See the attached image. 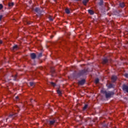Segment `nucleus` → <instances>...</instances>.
<instances>
[{
    "mask_svg": "<svg viewBox=\"0 0 128 128\" xmlns=\"http://www.w3.org/2000/svg\"><path fill=\"white\" fill-rule=\"evenodd\" d=\"M88 74V70L84 69L82 70H80L78 71V73L74 74H73V76L74 78H80V76H86Z\"/></svg>",
    "mask_w": 128,
    "mask_h": 128,
    "instance_id": "f257e3e1",
    "label": "nucleus"
},
{
    "mask_svg": "<svg viewBox=\"0 0 128 128\" xmlns=\"http://www.w3.org/2000/svg\"><path fill=\"white\" fill-rule=\"evenodd\" d=\"M101 92L104 94H105L106 98H112V96L114 94V92L112 91L102 90Z\"/></svg>",
    "mask_w": 128,
    "mask_h": 128,
    "instance_id": "f03ea898",
    "label": "nucleus"
},
{
    "mask_svg": "<svg viewBox=\"0 0 128 128\" xmlns=\"http://www.w3.org/2000/svg\"><path fill=\"white\" fill-rule=\"evenodd\" d=\"M37 16H42L44 14V10H40L39 8H36L34 10Z\"/></svg>",
    "mask_w": 128,
    "mask_h": 128,
    "instance_id": "7ed1b4c3",
    "label": "nucleus"
},
{
    "mask_svg": "<svg viewBox=\"0 0 128 128\" xmlns=\"http://www.w3.org/2000/svg\"><path fill=\"white\" fill-rule=\"evenodd\" d=\"M56 122V118H54L52 120H49L48 124L49 126H54Z\"/></svg>",
    "mask_w": 128,
    "mask_h": 128,
    "instance_id": "20e7f679",
    "label": "nucleus"
},
{
    "mask_svg": "<svg viewBox=\"0 0 128 128\" xmlns=\"http://www.w3.org/2000/svg\"><path fill=\"white\" fill-rule=\"evenodd\" d=\"M122 90L124 92H126L128 93V86L126 84H124L122 85Z\"/></svg>",
    "mask_w": 128,
    "mask_h": 128,
    "instance_id": "39448f33",
    "label": "nucleus"
},
{
    "mask_svg": "<svg viewBox=\"0 0 128 128\" xmlns=\"http://www.w3.org/2000/svg\"><path fill=\"white\" fill-rule=\"evenodd\" d=\"M112 82H116L118 80V76H116L113 75L111 78Z\"/></svg>",
    "mask_w": 128,
    "mask_h": 128,
    "instance_id": "423d86ee",
    "label": "nucleus"
},
{
    "mask_svg": "<svg viewBox=\"0 0 128 128\" xmlns=\"http://www.w3.org/2000/svg\"><path fill=\"white\" fill-rule=\"evenodd\" d=\"M86 84V80L82 79L81 80L78 82V84L79 86H84Z\"/></svg>",
    "mask_w": 128,
    "mask_h": 128,
    "instance_id": "0eeeda50",
    "label": "nucleus"
},
{
    "mask_svg": "<svg viewBox=\"0 0 128 128\" xmlns=\"http://www.w3.org/2000/svg\"><path fill=\"white\" fill-rule=\"evenodd\" d=\"M30 56L32 60H36V54L34 53H32L30 54Z\"/></svg>",
    "mask_w": 128,
    "mask_h": 128,
    "instance_id": "6e6552de",
    "label": "nucleus"
},
{
    "mask_svg": "<svg viewBox=\"0 0 128 128\" xmlns=\"http://www.w3.org/2000/svg\"><path fill=\"white\" fill-rule=\"evenodd\" d=\"M20 48V47L18 45H14L12 48V50H18Z\"/></svg>",
    "mask_w": 128,
    "mask_h": 128,
    "instance_id": "1a4fd4ad",
    "label": "nucleus"
},
{
    "mask_svg": "<svg viewBox=\"0 0 128 128\" xmlns=\"http://www.w3.org/2000/svg\"><path fill=\"white\" fill-rule=\"evenodd\" d=\"M108 58H103L102 64H108Z\"/></svg>",
    "mask_w": 128,
    "mask_h": 128,
    "instance_id": "9d476101",
    "label": "nucleus"
},
{
    "mask_svg": "<svg viewBox=\"0 0 128 128\" xmlns=\"http://www.w3.org/2000/svg\"><path fill=\"white\" fill-rule=\"evenodd\" d=\"M126 6V4H124V2H120V8H124V7Z\"/></svg>",
    "mask_w": 128,
    "mask_h": 128,
    "instance_id": "9b49d317",
    "label": "nucleus"
},
{
    "mask_svg": "<svg viewBox=\"0 0 128 128\" xmlns=\"http://www.w3.org/2000/svg\"><path fill=\"white\" fill-rule=\"evenodd\" d=\"M88 12L90 14H91V16H92L94 14V12L92 10H88Z\"/></svg>",
    "mask_w": 128,
    "mask_h": 128,
    "instance_id": "f8f14e48",
    "label": "nucleus"
},
{
    "mask_svg": "<svg viewBox=\"0 0 128 128\" xmlns=\"http://www.w3.org/2000/svg\"><path fill=\"white\" fill-rule=\"evenodd\" d=\"M90 0H83L82 4L84 6H86Z\"/></svg>",
    "mask_w": 128,
    "mask_h": 128,
    "instance_id": "ddd939ff",
    "label": "nucleus"
},
{
    "mask_svg": "<svg viewBox=\"0 0 128 128\" xmlns=\"http://www.w3.org/2000/svg\"><path fill=\"white\" fill-rule=\"evenodd\" d=\"M114 85L112 84H110L108 86V88H114Z\"/></svg>",
    "mask_w": 128,
    "mask_h": 128,
    "instance_id": "4468645a",
    "label": "nucleus"
},
{
    "mask_svg": "<svg viewBox=\"0 0 128 128\" xmlns=\"http://www.w3.org/2000/svg\"><path fill=\"white\" fill-rule=\"evenodd\" d=\"M14 2H9V3L8 4V6L10 8H12V6H14Z\"/></svg>",
    "mask_w": 128,
    "mask_h": 128,
    "instance_id": "2eb2a0df",
    "label": "nucleus"
},
{
    "mask_svg": "<svg viewBox=\"0 0 128 128\" xmlns=\"http://www.w3.org/2000/svg\"><path fill=\"white\" fill-rule=\"evenodd\" d=\"M98 4L100 6H102L104 4V0H100V2H98Z\"/></svg>",
    "mask_w": 128,
    "mask_h": 128,
    "instance_id": "dca6fc26",
    "label": "nucleus"
},
{
    "mask_svg": "<svg viewBox=\"0 0 128 128\" xmlns=\"http://www.w3.org/2000/svg\"><path fill=\"white\" fill-rule=\"evenodd\" d=\"M65 12H66L68 14H70V11L68 8H66L65 9Z\"/></svg>",
    "mask_w": 128,
    "mask_h": 128,
    "instance_id": "f3484780",
    "label": "nucleus"
},
{
    "mask_svg": "<svg viewBox=\"0 0 128 128\" xmlns=\"http://www.w3.org/2000/svg\"><path fill=\"white\" fill-rule=\"evenodd\" d=\"M98 82H100V79H98V78H97L95 80V83L98 84Z\"/></svg>",
    "mask_w": 128,
    "mask_h": 128,
    "instance_id": "a211bd4d",
    "label": "nucleus"
},
{
    "mask_svg": "<svg viewBox=\"0 0 128 128\" xmlns=\"http://www.w3.org/2000/svg\"><path fill=\"white\" fill-rule=\"evenodd\" d=\"M50 84L51 86H56V83L53 82H50Z\"/></svg>",
    "mask_w": 128,
    "mask_h": 128,
    "instance_id": "6ab92c4d",
    "label": "nucleus"
},
{
    "mask_svg": "<svg viewBox=\"0 0 128 128\" xmlns=\"http://www.w3.org/2000/svg\"><path fill=\"white\" fill-rule=\"evenodd\" d=\"M57 94H58L59 96H62V91H60V90H58Z\"/></svg>",
    "mask_w": 128,
    "mask_h": 128,
    "instance_id": "aec40b11",
    "label": "nucleus"
},
{
    "mask_svg": "<svg viewBox=\"0 0 128 128\" xmlns=\"http://www.w3.org/2000/svg\"><path fill=\"white\" fill-rule=\"evenodd\" d=\"M48 18L49 20H50V22H52L54 20V18H52V16H50Z\"/></svg>",
    "mask_w": 128,
    "mask_h": 128,
    "instance_id": "412c9836",
    "label": "nucleus"
},
{
    "mask_svg": "<svg viewBox=\"0 0 128 128\" xmlns=\"http://www.w3.org/2000/svg\"><path fill=\"white\" fill-rule=\"evenodd\" d=\"M34 82H30V86H34Z\"/></svg>",
    "mask_w": 128,
    "mask_h": 128,
    "instance_id": "4be33fe9",
    "label": "nucleus"
},
{
    "mask_svg": "<svg viewBox=\"0 0 128 128\" xmlns=\"http://www.w3.org/2000/svg\"><path fill=\"white\" fill-rule=\"evenodd\" d=\"M86 108H88V104H86L84 105V107L83 108V110H86Z\"/></svg>",
    "mask_w": 128,
    "mask_h": 128,
    "instance_id": "5701e85b",
    "label": "nucleus"
},
{
    "mask_svg": "<svg viewBox=\"0 0 128 128\" xmlns=\"http://www.w3.org/2000/svg\"><path fill=\"white\" fill-rule=\"evenodd\" d=\"M42 54L40 53V54H38V58H42Z\"/></svg>",
    "mask_w": 128,
    "mask_h": 128,
    "instance_id": "b1692460",
    "label": "nucleus"
},
{
    "mask_svg": "<svg viewBox=\"0 0 128 128\" xmlns=\"http://www.w3.org/2000/svg\"><path fill=\"white\" fill-rule=\"evenodd\" d=\"M124 76H125V78H128V74H124Z\"/></svg>",
    "mask_w": 128,
    "mask_h": 128,
    "instance_id": "393cba45",
    "label": "nucleus"
},
{
    "mask_svg": "<svg viewBox=\"0 0 128 128\" xmlns=\"http://www.w3.org/2000/svg\"><path fill=\"white\" fill-rule=\"evenodd\" d=\"M16 78H18V75H15L14 78V80H16Z\"/></svg>",
    "mask_w": 128,
    "mask_h": 128,
    "instance_id": "a878e982",
    "label": "nucleus"
},
{
    "mask_svg": "<svg viewBox=\"0 0 128 128\" xmlns=\"http://www.w3.org/2000/svg\"><path fill=\"white\" fill-rule=\"evenodd\" d=\"M4 6L2 4H0V10H2Z\"/></svg>",
    "mask_w": 128,
    "mask_h": 128,
    "instance_id": "bb28decb",
    "label": "nucleus"
},
{
    "mask_svg": "<svg viewBox=\"0 0 128 128\" xmlns=\"http://www.w3.org/2000/svg\"><path fill=\"white\" fill-rule=\"evenodd\" d=\"M102 126H104V128H108L107 124H103Z\"/></svg>",
    "mask_w": 128,
    "mask_h": 128,
    "instance_id": "cd10ccee",
    "label": "nucleus"
},
{
    "mask_svg": "<svg viewBox=\"0 0 128 128\" xmlns=\"http://www.w3.org/2000/svg\"><path fill=\"white\" fill-rule=\"evenodd\" d=\"M3 16H4L0 15V20H2V18Z\"/></svg>",
    "mask_w": 128,
    "mask_h": 128,
    "instance_id": "c85d7f7f",
    "label": "nucleus"
},
{
    "mask_svg": "<svg viewBox=\"0 0 128 128\" xmlns=\"http://www.w3.org/2000/svg\"><path fill=\"white\" fill-rule=\"evenodd\" d=\"M14 116V114H10L9 116V118H12V116Z\"/></svg>",
    "mask_w": 128,
    "mask_h": 128,
    "instance_id": "c756f323",
    "label": "nucleus"
},
{
    "mask_svg": "<svg viewBox=\"0 0 128 128\" xmlns=\"http://www.w3.org/2000/svg\"><path fill=\"white\" fill-rule=\"evenodd\" d=\"M31 22H30L28 21L27 22V24H30Z\"/></svg>",
    "mask_w": 128,
    "mask_h": 128,
    "instance_id": "7c9ffc66",
    "label": "nucleus"
},
{
    "mask_svg": "<svg viewBox=\"0 0 128 128\" xmlns=\"http://www.w3.org/2000/svg\"><path fill=\"white\" fill-rule=\"evenodd\" d=\"M2 44V40H0V44Z\"/></svg>",
    "mask_w": 128,
    "mask_h": 128,
    "instance_id": "2f4dec72",
    "label": "nucleus"
},
{
    "mask_svg": "<svg viewBox=\"0 0 128 128\" xmlns=\"http://www.w3.org/2000/svg\"><path fill=\"white\" fill-rule=\"evenodd\" d=\"M16 100H18V96H16Z\"/></svg>",
    "mask_w": 128,
    "mask_h": 128,
    "instance_id": "473e14b6",
    "label": "nucleus"
},
{
    "mask_svg": "<svg viewBox=\"0 0 128 128\" xmlns=\"http://www.w3.org/2000/svg\"><path fill=\"white\" fill-rule=\"evenodd\" d=\"M34 100H33L32 99L31 100H30V102H34Z\"/></svg>",
    "mask_w": 128,
    "mask_h": 128,
    "instance_id": "72a5a7b5",
    "label": "nucleus"
},
{
    "mask_svg": "<svg viewBox=\"0 0 128 128\" xmlns=\"http://www.w3.org/2000/svg\"><path fill=\"white\" fill-rule=\"evenodd\" d=\"M77 2H80V0H76Z\"/></svg>",
    "mask_w": 128,
    "mask_h": 128,
    "instance_id": "f704fd0d",
    "label": "nucleus"
},
{
    "mask_svg": "<svg viewBox=\"0 0 128 128\" xmlns=\"http://www.w3.org/2000/svg\"><path fill=\"white\" fill-rule=\"evenodd\" d=\"M54 38V36H51V38Z\"/></svg>",
    "mask_w": 128,
    "mask_h": 128,
    "instance_id": "c9c22d12",
    "label": "nucleus"
}]
</instances>
